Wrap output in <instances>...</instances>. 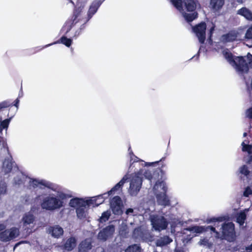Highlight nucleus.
Listing matches in <instances>:
<instances>
[{"mask_svg": "<svg viewBox=\"0 0 252 252\" xmlns=\"http://www.w3.org/2000/svg\"><path fill=\"white\" fill-rule=\"evenodd\" d=\"M214 27H212V28H211V29H210V34H212V33L213 31H214Z\"/></svg>", "mask_w": 252, "mask_h": 252, "instance_id": "3c124183", "label": "nucleus"}, {"mask_svg": "<svg viewBox=\"0 0 252 252\" xmlns=\"http://www.w3.org/2000/svg\"><path fill=\"white\" fill-rule=\"evenodd\" d=\"M126 214L128 216H133L135 215L134 209L132 208L127 209L126 211Z\"/></svg>", "mask_w": 252, "mask_h": 252, "instance_id": "58836bf2", "label": "nucleus"}, {"mask_svg": "<svg viewBox=\"0 0 252 252\" xmlns=\"http://www.w3.org/2000/svg\"><path fill=\"white\" fill-rule=\"evenodd\" d=\"M237 2L239 3H242L244 0H237Z\"/></svg>", "mask_w": 252, "mask_h": 252, "instance_id": "864d4df0", "label": "nucleus"}, {"mask_svg": "<svg viewBox=\"0 0 252 252\" xmlns=\"http://www.w3.org/2000/svg\"><path fill=\"white\" fill-rule=\"evenodd\" d=\"M237 14L244 17L249 20L252 21V12L246 7H243L238 10Z\"/></svg>", "mask_w": 252, "mask_h": 252, "instance_id": "393cba45", "label": "nucleus"}, {"mask_svg": "<svg viewBox=\"0 0 252 252\" xmlns=\"http://www.w3.org/2000/svg\"><path fill=\"white\" fill-rule=\"evenodd\" d=\"M10 122V119H7L3 121H0V133H1L3 129H5V130L7 131Z\"/></svg>", "mask_w": 252, "mask_h": 252, "instance_id": "7c9ffc66", "label": "nucleus"}, {"mask_svg": "<svg viewBox=\"0 0 252 252\" xmlns=\"http://www.w3.org/2000/svg\"><path fill=\"white\" fill-rule=\"evenodd\" d=\"M1 145L4 148H7L5 139L3 137L0 136V146Z\"/></svg>", "mask_w": 252, "mask_h": 252, "instance_id": "a19ab883", "label": "nucleus"}, {"mask_svg": "<svg viewBox=\"0 0 252 252\" xmlns=\"http://www.w3.org/2000/svg\"><path fill=\"white\" fill-rule=\"evenodd\" d=\"M69 204L70 207L75 208L76 209L82 207L89 206L88 198H72L70 200Z\"/></svg>", "mask_w": 252, "mask_h": 252, "instance_id": "4468645a", "label": "nucleus"}, {"mask_svg": "<svg viewBox=\"0 0 252 252\" xmlns=\"http://www.w3.org/2000/svg\"><path fill=\"white\" fill-rule=\"evenodd\" d=\"M157 200L158 204L162 206H168L170 204V201L166 195V193H158L155 194Z\"/></svg>", "mask_w": 252, "mask_h": 252, "instance_id": "412c9836", "label": "nucleus"}, {"mask_svg": "<svg viewBox=\"0 0 252 252\" xmlns=\"http://www.w3.org/2000/svg\"><path fill=\"white\" fill-rule=\"evenodd\" d=\"M6 227V226L2 223H0V231L3 230Z\"/></svg>", "mask_w": 252, "mask_h": 252, "instance_id": "de8ad7c7", "label": "nucleus"}, {"mask_svg": "<svg viewBox=\"0 0 252 252\" xmlns=\"http://www.w3.org/2000/svg\"><path fill=\"white\" fill-rule=\"evenodd\" d=\"M127 179L128 177L127 176V175L124 176L118 183H117L110 190L107 192V195L109 196L115 191L122 189V187L126 183Z\"/></svg>", "mask_w": 252, "mask_h": 252, "instance_id": "b1692460", "label": "nucleus"}, {"mask_svg": "<svg viewBox=\"0 0 252 252\" xmlns=\"http://www.w3.org/2000/svg\"><path fill=\"white\" fill-rule=\"evenodd\" d=\"M158 162V161H156L155 162H144V164H145V165H151L153 164L157 163Z\"/></svg>", "mask_w": 252, "mask_h": 252, "instance_id": "09e8293b", "label": "nucleus"}, {"mask_svg": "<svg viewBox=\"0 0 252 252\" xmlns=\"http://www.w3.org/2000/svg\"><path fill=\"white\" fill-rule=\"evenodd\" d=\"M220 229L223 235L224 238L228 241L234 240L236 235L234 230V224L232 222H228L221 225Z\"/></svg>", "mask_w": 252, "mask_h": 252, "instance_id": "39448f33", "label": "nucleus"}, {"mask_svg": "<svg viewBox=\"0 0 252 252\" xmlns=\"http://www.w3.org/2000/svg\"><path fill=\"white\" fill-rule=\"evenodd\" d=\"M40 196H39L37 197V198H38V199H40Z\"/></svg>", "mask_w": 252, "mask_h": 252, "instance_id": "4d7b16f0", "label": "nucleus"}, {"mask_svg": "<svg viewBox=\"0 0 252 252\" xmlns=\"http://www.w3.org/2000/svg\"><path fill=\"white\" fill-rule=\"evenodd\" d=\"M240 172L242 174H244L246 176L249 174V171L246 165H243L240 168Z\"/></svg>", "mask_w": 252, "mask_h": 252, "instance_id": "e433bc0d", "label": "nucleus"}, {"mask_svg": "<svg viewBox=\"0 0 252 252\" xmlns=\"http://www.w3.org/2000/svg\"><path fill=\"white\" fill-rule=\"evenodd\" d=\"M108 196L107 192L96 196L89 198H88L89 205V206L93 205V207L98 206L99 205L103 203Z\"/></svg>", "mask_w": 252, "mask_h": 252, "instance_id": "ddd939ff", "label": "nucleus"}, {"mask_svg": "<svg viewBox=\"0 0 252 252\" xmlns=\"http://www.w3.org/2000/svg\"><path fill=\"white\" fill-rule=\"evenodd\" d=\"M60 40H61V41H58L54 42L53 43L47 45L46 46V47L50 46V45L54 44L59 43H62L63 44H64L65 46H66L67 47H69L71 45V44H72V40L71 39L67 38H66L65 36H63L61 38Z\"/></svg>", "mask_w": 252, "mask_h": 252, "instance_id": "c756f323", "label": "nucleus"}, {"mask_svg": "<svg viewBox=\"0 0 252 252\" xmlns=\"http://www.w3.org/2000/svg\"><path fill=\"white\" fill-rule=\"evenodd\" d=\"M250 251H252V244L248 248Z\"/></svg>", "mask_w": 252, "mask_h": 252, "instance_id": "603ef678", "label": "nucleus"}, {"mask_svg": "<svg viewBox=\"0 0 252 252\" xmlns=\"http://www.w3.org/2000/svg\"><path fill=\"white\" fill-rule=\"evenodd\" d=\"M110 214V212L108 210L104 212L102 214L101 216L98 219L99 221L101 223L105 222L109 219Z\"/></svg>", "mask_w": 252, "mask_h": 252, "instance_id": "2f4dec72", "label": "nucleus"}, {"mask_svg": "<svg viewBox=\"0 0 252 252\" xmlns=\"http://www.w3.org/2000/svg\"><path fill=\"white\" fill-rule=\"evenodd\" d=\"M23 95V92H22V91H21V92L19 93V97H22Z\"/></svg>", "mask_w": 252, "mask_h": 252, "instance_id": "8fccbe9b", "label": "nucleus"}, {"mask_svg": "<svg viewBox=\"0 0 252 252\" xmlns=\"http://www.w3.org/2000/svg\"><path fill=\"white\" fill-rule=\"evenodd\" d=\"M114 231V226L108 225L98 233L97 238L99 240L105 241L113 235Z\"/></svg>", "mask_w": 252, "mask_h": 252, "instance_id": "9d476101", "label": "nucleus"}, {"mask_svg": "<svg viewBox=\"0 0 252 252\" xmlns=\"http://www.w3.org/2000/svg\"><path fill=\"white\" fill-rule=\"evenodd\" d=\"M252 194V190L249 187L246 188L244 192V196L248 197L250 195Z\"/></svg>", "mask_w": 252, "mask_h": 252, "instance_id": "ea45409f", "label": "nucleus"}, {"mask_svg": "<svg viewBox=\"0 0 252 252\" xmlns=\"http://www.w3.org/2000/svg\"><path fill=\"white\" fill-rule=\"evenodd\" d=\"M246 135H247V133L244 132V133H243V136L245 137V136H246Z\"/></svg>", "mask_w": 252, "mask_h": 252, "instance_id": "6e6d98bb", "label": "nucleus"}, {"mask_svg": "<svg viewBox=\"0 0 252 252\" xmlns=\"http://www.w3.org/2000/svg\"><path fill=\"white\" fill-rule=\"evenodd\" d=\"M46 192H47V190H46ZM49 192H50V191L49 190V191H48V193L49 194Z\"/></svg>", "mask_w": 252, "mask_h": 252, "instance_id": "13d9d810", "label": "nucleus"}, {"mask_svg": "<svg viewBox=\"0 0 252 252\" xmlns=\"http://www.w3.org/2000/svg\"><path fill=\"white\" fill-rule=\"evenodd\" d=\"M224 4V0H210L209 7L213 12H219Z\"/></svg>", "mask_w": 252, "mask_h": 252, "instance_id": "f3484780", "label": "nucleus"}, {"mask_svg": "<svg viewBox=\"0 0 252 252\" xmlns=\"http://www.w3.org/2000/svg\"><path fill=\"white\" fill-rule=\"evenodd\" d=\"M49 232L55 238H59L63 234V229L59 225L50 227L49 228Z\"/></svg>", "mask_w": 252, "mask_h": 252, "instance_id": "5701e85b", "label": "nucleus"}, {"mask_svg": "<svg viewBox=\"0 0 252 252\" xmlns=\"http://www.w3.org/2000/svg\"><path fill=\"white\" fill-rule=\"evenodd\" d=\"M15 165V162L13 161L12 156L8 154V156L5 158L3 162L2 171L5 173H9Z\"/></svg>", "mask_w": 252, "mask_h": 252, "instance_id": "2eb2a0df", "label": "nucleus"}, {"mask_svg": "<svg viewBox=\"0 0 252 252\" xmlns=\"http://www.w3.org/2000/svg\"><path fill=\"white\" fill-rule=\"evenodd\" d=\"M246 211L248 212V210L246 209L243 212H241L237 214L236 220L237 222L240 224V225H243L245 220L246 218Z\"/></svg>", "mask_w": 252, "mask_h": 252, "instance_id": "c85d7f7f", "label": "nucleus"}, {"mask_svg": "<svg viewBox=\"0 0 252 252\" xmlns=\"http://www.w3.org/2000/svg\"><path fill=\"white\" fill-rule=\"evenodd\" d=\"M119 233L120 235L123 236H126V234L127 233V226L124 223L122 224L121 228H120Z\"/></svg>", "mask_w": 252, "mask_h": 252, "instance_id": "f704fd0d", "label": "nucleus"}, {"mask_svg": "<svg viewBox=\"0 0 252 252\" xmlns=\"http://www.w3.org/2000/svg\"><path fill=\"white\" fill-rule=\"evenodd\" d=\"M30 187L40 189H51L57 193L55 194L49 193V196L44 197L41 203V207L47 210H54L59 209L63 206L62 200L66 198L67 195L60 190L59 187L45 180H38L29 178Z\"/></svg>", "mask_w": 252, "mask_h": 252, "instance_id": "f257e3e1", "label": "nucleus"}, {"mask_svg": "<svg viewBox=\"0 0 252 252\" xmlns=\"http://www.w3.org/2000/svg\"><path fill=\"white\" fill-rule=\"evenodd\" d=\"M89 206H85L78 208L76 209L77 216L80 219H83L86 218L88 212L87 208Z\"/></svg>", "mask_w": 252, "mask_h": 252, "instance_id": "bb28decb", "label": "nucleus"}, {"mask_svg": "<svg viewBox=\"0 0 252 252\" xmlns=\"http://www.w3.org/2000/svg\"><path fill=\"white\" fill-rule=\"evenodd\" d=\"M206 26L205 23H201L193 27V31L198 37L199 42L203 43L206 39L205 31Z\"/></svg>", "mask_w": 252, "mask_h": 252, "instance_id": "1a4fd4ad", "label": "nucleus"}, {"mask_svg": "<svg viewBox=\"0 0 252 252\" xmlns=\"http://www.w3.org/2000/svg\"><path fill=\"white\" fill-rule=\"evenodd\" d=\"M138 174V175H143L145 178L150 181L151 183L156 181L158 177V173L156 172H153L152 173L151 171L147 170L146 169L140 170Z\"/></svg>", "mask_w": 252, "mask_h": 252, "instance_id": "a211bd4d", "label": "nucleus"}, {"mask_svg": "<svg viewBox=\"0 0 252 252\" xmlns=\"http://www.w3.org/2000/svg\"><path fill=\"white\" fill-rule=\"evenodd\" d=\"M9 104L7 101H4L0 103V109L9 106Z\"/></svg>", "mask_w": 252, "mask_h": 252, "instance_id": "a18cd8bd", "label": "nucleus"}, {"mask_svg": "<svg viewBox=\"0 0 252 252\" xmlns=\"http://www.w3.org/2000/svg\"><path fill=\"white\" fill-rule=\"evenodd\" d=\"M92 241L90 238L82 241L79 246V252H87L92 248Z\"/></svg>", "mask_w": 252, "mask_h": 252, "instance_id": "aec40b11", "label": "nucleus"}, {"mask_svg": "<svg viewBox=\"0 0 252 252\" xmlns=\"http://www.w3.org/2000/svg\"><path fill=\"white\" fill-rule=\"evenodd\" d=\"M188 230L192 231L196 233H201L205 231H211L212 232L216 233V237H218L219 234L218 232L216 231L215 227L208 226H195L187 228Z\"/></svg>", "mask_w": 252, "mask_h": 252, "instance_id": "f8f14e48", "label": "nucleus"}, {"mask_svg": "<svg viewBox=\"0 0 252 252\" xmlns=\"http://www.w3.org/2000/svg\"><path fill=\"white\" fill-rule=\"evenodd\" d=\"M19 234V229L16 227H12L0 233V240L7 242L17 237Z\"/></svg>", "mask_w": 252, "mask_h": 252, "instance_id": "6e6552de", "label": "nucleus"}, {"mask_svg": "<svg viewBox=\"0 0 252 252\" xmlns=\"http://www.w3.org/2000/svg\"><path fill=\"white\" fill-rule=\"evenodd\" d=\"M222 55L238 72H247L249 67L252 68V55L250 54H248L245 58L240 57H234L228 49H225L222 51Z\"/></svg>", "mask_w": 252, "mask_h": 252, "instance_id": "f03ea898", "label": "nucleus"}, {"mask_svg": "<svg viewBox=\"0 0 252 252\" xmlns=\"http://www.w3.org/2000/svg\"><path fill=\"white\" fill-rule=\"evenodd\" d=\"M172 240L168 236L160 237L157 241V245L162 247L165 246L172 242Z\"/></svg>", "mask_w": 252, "mask_h": 252, "instance_id": "cd10ccee", "label": "nucleus"}, {"mask_svg": "<svg viewBox=\"0 0 252 252\" xmlns=\"http://www.w3.org/2000/svg\"><path fill=\"white\" fill-rule=\"evenodd\" d=\"M19 98H17V99L15 100V101H14V106H15L17 107V108H18V104H19Z\"/></svg>", "mask_w": 252, "mask_h": 252, "instance_id": "49530a36", "label": "nucleus"}, {"mask_svg": "<svg viewBox=\"0 0 252 252\" xmlns=\"http://www.w3.org/2000/svg\"><path fill=\"white\" fill-rule=\"evenodd\" d=\"M243 32L241 30L231 31L226 34L222 35L220 41L223 43L238 41L241 39Z\"/></svg>", "mask_w": 252, "mask_h": 252, "instance_id": "0eeeda50", "label": "nucleus"}, {"mask_svg": "<svg viewBox=\"0 0 252 252\" xmlns=\"http://www.w3.org/2000/svg\"><path fill=\"white\" fill-rule=\"evenodd\" d=\"M81 10V9L80 10L79 8L78 9H75V11L74 12V18L73 19V22H75V23L77 22V21H76V18L78 17Z\"/></svg>", "mask_w": 252, "mask_h": 252, "instance_id": "79ce46f5", "label": "nucleus"}, {"mask_svg": "<svg viewBox=\"0 0 252 252\" xmlns=\"http://www.w3.org/2000/svg\"><path fill=\"white\" fill-rule=\"evenodd\" d=\"M242 146H243L242 150L243 151L248 152V153L251 152L252 149V146L245 144L244 142H242Z\"/></svg>", "mask_w": 252, "mask_h": 252, "instance_id": "c9c22d12", "label": "nucleus"}, {"mask_svg": "<svg viewBox=\"0 0 252 252\" xmlns=\"http://www.w3.org/2000/svg\"><path fill=\"white\" fill-rule=\"evenodd\" d=\"M101 4V2L100 0H94L92 2L88 11L89 19H90L95 14Z\"/></svg>", "mask_w": 252, "mask_h": 252, "instance_id": "4be33fe9", "label": "nucleus"}, {"mask_svg": "<svg viewBox=\"0 0 252 252\" xmlns=\"http://www.w3.org/2000/svg\"><path fill=\"white\" fill-rule=\"evenodd\" d=\"M140 248L137 245L134 244L128 247L126 250L125 252H140Z\"/></svg>", "mask_w": 252, "mask_h": 252, "instance_id": "473e14b6", "label": "nucleus"}, {"mask_svg": "<svg viewBox=\"0 0 252 252\" xmlns=\"http://www.w3.org/2000/svg\"><path fill=\"white\" fill-rule=\"evenodd\" d=\"M245 37L247 39H252V26L247 30Z\"/></svg>", "mask_w": 252, "mask_h": 252, "instance_id": "4c0bfd02", "label": "nucleus"}, {"mask_svg": "<svg viewBox=\"0 0 252 252\" xmlns=\"http://www.w3.org/2000/svg\"><path fill=\"white\" fill-rule=\"evenodd\" d=\"M173 5L182 13L185 19L188 22L195 19L197 13L194 12L196 8L195 0H170Z\"/></svg>", "mask_w": 252, "mask_h": 252, "instance_id": "7ed1b4c3", "label": "nucleus"}, {"mask_svg": "<svg viewBox=\"0 0 252 252\" xmlns=\"http://www.w3.org/2000/svg\"><path fill=\"white\" fill-rule=\"evenodd\" d=\"M150 220L153 227L155 230L159 231L165 229L168 225L167 221L162 216L156 215H151Z\"/></svg>", "mask_w": 252, "mask_h": 252, "instance_id": "20e7f679", "label": "nucleus"}, {"mask_svg": "<svg viewBox=\"0 0 252 252\" xmlns=\"http://www.w3.org/2000/svg\"><path fill=\"white\" fill-rule=\"evenodd\" d=\"M76 240L75 238L71 237L67 239L64 245V249L67 251H71L76 246Z\"/></svg>", "mask_w": 252, "mask_h": 252, "instance_id": "a878e982", "label": "nucleus"}, {"mask_svg": "<svg viewBox=\"0 0 252 252\" xmlns=\"http://www.w3.org/2000/svg\"><path fill=\"white\" fill-rule=\"evenodd\" d=\"M246 114L247 117L252 119V107L247 110Z\"/></svg>", "mask_w": 252, "mask_h": 252, "instance_id": "c03bdc74", "label": "nucleus"}, {"mask_svg": "<svg viewBox=\"0 0 252 252\" xmlns=\"http://www.w3.org/2000/svg\"><path fill=\"white\" fill-rule=\"evenodd\" d=\"M122 202L118 196L114 197L110 202V207L113 213L115 215H120L122 213Z\"/></svg>", "mask_w": 252, "mask_h": 252, "instance_id": "9b49d317", "label": "nucleus"}, {"mask_svg": "<svg viewBox=\"0 0 252 252\" xmlns=\"http://www.w3.org/2000/svg\"><path fill=\"white\" fill-rule=\"evenodd\" d=\"M35 217L31 212H28L24 214L22 219L23 227L26 229L29 228L32 224H33Z\"/></svg>", "mask_w": 252, "mask_h": 252, "instance_id": "dca6fc26", "label": "nucleus"}, {"mask_svg": "<svg viewBox=\"0 0 252 252\" xmlns=\"http://www.w3.org/2000/svg\"><path fill=\"white\" fill-rule=\"evenodd\" d=\"M167 189L166 184L163 181H157L153 187V191L155 194L166 193Z\"/></svg>", "mask_w": 252, "mask_h": 252, "instance_id": "6ab92c4d", "label": "nucleus"}, {"mask_svg": "<svg viewBox=\"0 0 252 252\" xmlns=\"http://www.w3.org/2000/svg\"><path fill=\"white\" fill-rule=\"evenodd\" d=\"M199 244L204 246H206L208 248H210L212 246V243L210 242L209 240L206 238L201 239L199 241Z\"/></svg>", "mask_w": 252, "mask_h": 252, "instance_id": "72a5a7b5", "label": "nucleus"}, {"mask_svg": "<svg viewBox=\"0 0 252 252\" xmlns=\"http://www.w3.org/2000/svg\"><path fill=\"white\" fill-rule=\"evenodd\" d=\"M175 252H183L182 250H177Z\"/></svg>", "mask_w": 252, "mask_h": 252, "instance_id": "5fc2aeb1", "label": "nucleus"}, {"mask_svg": "<svg viewBox=\"0 0 252 252\" xmlns=\"http://www.w3.org/2000/svg\"><path fill=\"white\" fill-rule=\"evenodd\" d=\"M213 220V221H216V222H215V223L214 224V226L215 227H218L220 226V225H219V223L220 222H221L222 221V218H218V219H213L212 220Z\"/></svg>", "mask_w": 252, "mask_h": 252, "instance_id": "37998d69", "label": "nucleus"}, {"mask_svg": "<svg viewBox=\"0 0 252 252\" xmlns=\"http://www.w3.org/2000/svg\"><path fill=\"white\" fill-rule=\"evenodd\" d=\"M142 183V180L138 175L135 174L132 176L128 189L129 194L132 196H136L141 189Z\"/></svg>", "mask_w": 252, "mask_h": 252, "instance_id": "423d86ee", "label": "nucleus"}]
</instances>
